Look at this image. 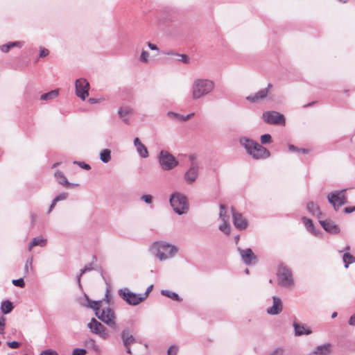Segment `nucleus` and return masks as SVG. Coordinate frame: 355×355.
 Wrapping results in <instances>:
<instances>
[{
    "mask_svg": "<svg viewBox=\"0 0 355 355\" xmlns=\"http://www.w3.org/2000/svg\"><path fill=\"white\" fill-rule=\"evenodd\" d=\"M239 143L254 159H266L270 155L267 148L250 138L242 137L239 139Z\"/></svg>",
    "mask_w": 355,
    "mask_h": 355,
    "instance_id": "1",
    "label": "nucleus"
},
{
    "mask_svg": "<svg viewBox=\"0 0 355 355\" xmlns=\"http://www.w3.org/2000/svg\"><path fill=\"white\" fill-rule=\"evenodd\" d=\"M215 88V83L207 78H196L191 85L192 98L198 100L211 93Z\"/></svg>",
    "mask_w": 355,
    "mask_h": 355,
    "instance_id": "2",
    "label": "nucleus"
},
{
    "mask_svg": "<svg viewBox=\"0 0 355 355\" xmlns=\"http://www.w3.org/2000/svg\"><path fill=\"white\" fill-rule=\"evenodd\" d=\"M151 250L159 261L171 259L178 252V248L166 241H155L151 246Z\"/></svg>",
    "mask_w": 355,
    "mask_h": 355,
    "instance_id": "3",
    "label": "nucleus"
},
{
    "mask_svg": "<svg viewBox=\"0 0 355 355\" xmlns=\"http://www.w3.org/2000/svg\"><path fill=\"white\" fill-rule=\"evenodd\" d=\"M170 204L174 211L178 215L187 214L189 209V201L186 196L175 192L170 196Z\"/></svg>",
    "mask_w": 355,
    "mask_h": 355,
    "instance_id": "4",
    "label": "nucleus"
},
{
    "mask_svg": "<svg viewBox=\"0 0 355 355\" xmlns=\"http://www.w3.org/2000/svg\"><path fill=\"white\" fill-rule=\"evenodd\" d=\"M278 284L283 287H292L295 282L292 270L287 266L279 264L277 272Z\"/></svg>",
    "mask_w": 355,
    "mask_h": 355,
    "instance_id": "5",
    "label": "nucleus"
},
{
    "mask_svg": "<svg viewBox=\"0 0 355 355\" xmlns=\"http://www.w3.org/2000/svg\"><path fill=\"white\" fill-rule=\"evenodd\" d=\"M157 158L160 167L164 171H171L179 164L176 158L167 150H161Z\"/></svg>",
    "mask_w": 355,
    "mask_h": 355,
    "instance_id": "6",
    "label": "nucleus"
},
{
    "mask_svg": "<svg viewBox=\"0 0 355 355\" xmlns=\"http://www.w3.org/2000/svg\"><path fill=\"white\" fill-rule=\"evenodd\" d=\"M346 189L334 191L327 196L329 202L337 211L341 206L347 203Z\"/></svg>",
    "mask_w": 355,
    "mask_h": 355,
    "instance_id": "7",
    "label": "nucleus"
},
{
    "mask_svg": "<svg viewBox=\"0 0 355 355\" xmlns=\"http://www.w3.org/2000/svg\"><path fill=\"white\" fill-rule=\"evenodd\" d=\"M118 295L127 304L132 306H137L144 301L141 294L131 292L128 288H120Z\"/></svg>",
    "mask_w": 355,
    "mask_h": 355,
    "instance_id": "8",
    "label": "nucleus"
},
{
    "mask_svg": "<svg viewBox=\"0 0 355 355\" xmlns=\"http://www.w3.org/2000/svg\"><path fill=\"white\" fill-rule=\"evenodd\" d=\"M96 316L109 327L116 329V316L114 311L110 307L99 310L95 313Z\"/></svg>",
    "mask_w": 355,
    "mask_h": 355,
    "instance_id": "9",
    "label": "nucleus"
},
{
    "mask_svg": "<svg viewBox=\"0 0 355 355\" xmlns=\"http://www.w3.org/2000/svg\"><path fill=\"white\" fill-rule=\"evenodd\" d=\"M262 119L268 124L285 125L286 119L284 114L276 111H266L262 114Z\"/></svg>",
    "mask_w": 355,
    "mask_h": 355,
    "instance_id": "10",
    "label": "nucleus"
},
{
    "mask_svg": "<svg viewBox=\"0 0 355 355\" xmlns=\"http://www.w3.org/2000/svg\"><path fill=\"white\" fill-rule=\"evenodd\" d=\"M76 94L81 100H85L89 95V84L85 78H79L75 83Z\"/></svg>",
    "mask_w": 355,
    "mask_h": 355,
    "instance_id": "11",
    "label": "nucleus"
},
{
    "mask_svg": "<svg viewBox=\"0 0 355 355\" xmlns=\"http://www.w3.org/2000/svg\"><path fill=\"white\" fill-rule=\"evenodd\" d=\"M88 328L91 330L93 334L98 335L101 338L106 339L108 337V332L100 322L96 320L95 318H92L90 322L87 324Z\"/></svg>",
    "mask_w": 355,
    "mask_h": 355,
    "instance_id": "12",
    "label": "nucleus"
},
{
    "mask_svg": "<svg viewBox=\"0 0 355 355\" xmlns=\"http://www.w3.org/2000/svg\"><path fill=\"white\" fill-rule=\"evenodd\" d=\"M199 176V164L192 162L189 169L184 174V179L188 184H193Z\"/></svg>",
    "mask_w": 355,
    "mask_h": 355,
    "instance_id": "13",
    "label": "nucleus"
},
{
    "mask_svg": "<svg viewBox=\"0 0 355 355\" xmlns=\"http://www.w3.org/2000/svg\"><path fill=\"white\" fill-rule=\"evenodd\" d=\"M238 251L245 264L252 265L255 263L257 257L250 248L241 249V248H238Z\"/></svg>",
    "mask_w": 355,
    "mask_h": 355,
    "instance_id": "14",
    "label": "nucleus"
},
{
    "mask_svg": "<svg viewBox=\"0 0 355 355\" xmlns=\"http://www.w3.org/2000/svg\"><path fill=\"white\" fill-rule=\"evenodd\" d=\"M270 87H272V84L269 83L266 88L262 89L254 94L248 96L246 97V100L250 101V103H255L259 102V101L265 99L268 96V90Z\"/></svg>",
    "mask_w": 355,
    "mask_h": 355,
    "instance_id": "15",
    "label": "nucleus"
},
{
    "mask_svg": "<svg viewBox=\"0 0 355 355\" xmlns=\"http://www.w3.org/2000/svg\"><path fill=\"white\" fill-rule=\"evenodd\" d=\"M135 113L134 109L129 105L121 106L118 110V114L122 119L123 122L127 125L130 123V116H132Z\"/></svg>",
    "mask_w": 355,
    "mask_h": 355,
    "instance_id": "16",
    "label": "nucleus"
},
{
    "mask_svg": "<svg viewBox=\"0 0 355 355\" xmlns=\"http://www.w3.org/2000/svg\"><path fill=\"white\" fill-rule=\"evenodd\" d=\"M320 224L322 228L329 234H337L340 232V227L334 221L329 219L320 220Z\"/></svg>",
    "mask_w": 355,
    "mask_h": 355,
    "instance_id": "17",
    "label": "nucleus"
},
{
    "mask_svg": "<svg viewBox=\"0 0 355 355\" xmlns=\"http://www.w3.org/2000/svg\"><path fill=\"white\" fill-rule=\"evenodd\" d=\"M283 310L282 300L279 297H272V306L268 308L266 312L270 315H277Z\"/></svg>",
    "mask_w": 355,
    "mask_h": 355,
    "instance_id": "18",
    "label": "nucleus"
},
{
    "mask_svg": "<svg viewBox=\"0 0 355 355\" xmlns=\"http://www.w3.org/2000/svg\"><path fill=\"white\" fill-rule=\"evenodd\" d=\"M232 216L234 225L237 229L242 230L247 228L248 221L241 214L235 212L234 210L232 209Z\"/></svg>",
    "mask_w": 355,
    "mask_h": 355,
    "instance_id": "19",
    "label": "nucleus"
},
{
    "mask_svg": "<svg viewBox=\"0 0 355 355\" xmlns=\"http://www.w3.org/2000/svg\"><path fill=\"white\" fill-rule=\"evenodd\" d=\"M134 145L136 147L138 154L142 158H146L149 156L147 148L141 142L138 137L134 139Z\"/></svg>",
    "mask_w": 355,
    "mask_h": 355,
    "instance_id": "20",
    "label": "nucleus"
},
{
    "mask_svg": "<svg viewBox=\"0 0 355 355\" xmlns=\"http://www.w3.org/2000/svg\"><path fill=\"white\" fill-rule=\"evenodd\" d=\"M307 211L313 216L320 218L322 216V212L320 207L313 201H310L306 204Z\"/></svg>",
    "mask_w": 355,
    "mask_h": 355,
    "instance_id": "21",
    "label": "nucleus"
},
{
    "mask_svg": "<svg viewBox=\"0 0 355 355\" xmlns=\"http://www.w3.org/2000/svg\"><path fill=\"white\" fill-rule=\"evenodd\" d=\"M121 336L124 347H128V345L130 346L132 343H135L136 341L134 336L130 334V331L128 329H124L121 332Z\"/></svg>",
    "mask_w": 355,
    "mask_h": 355,
    "instance_id": "22",
    "label": "nucleus"
},
{
    "mask_svg": "<svg viewBox=\"0 0 355 355\" xmlns=\"http://www.w3.org/2000/svg\"><path fill=\"white\" fill-rule=\"evenodd\" d=\"M293 327L295 330V335L296 336H300L302 335H309L312 332V331L310 329L306 328L304 325L300 324L296 322H293Z\"/></svg>",
    "mask_w": 355,
    "mask_h": 355,
    "instance_id": "23",
    "label": "nucleus"
},
{
    "mask_svg": "<svg viewBox=\"0 0 355 355\" xmlns=\"http://www.w3.org/2000/svg\"><path fill=\"white\" fill-rule=\"evenodd\" d=\"M306 230L315 236H318L320 234V231L316 230L311 219L304 216L302 218Z\"/></svg>",
    "mask_w": 355,
    "mask_h": 355,
    "instance_id": "24",
    "label": "nucleus"
},
{
    "mask_svg": "<svg viewBox=\"0 0 355 355\" xmlns=\"http://www.w3.org/2000/svg\"><path fill=\"white\" fill-rule=\"evenodd\" d=\"M96 257H93V261L87 265H86L83 269L80 270V274L77 275L76 280L78 282V284L79 286H81L80 284V278L83 274H85L87 272L91 271L92 270H94L95 268L94 266V263L96 261Z\"/></svg>",
    "mask_w": 355,
    "mask_h": 355,
    "instance_id": "25",
    "label": "nucleus"
},
{
    "mask_svg": "<svg viewBox=\"0 0 355 355\" xmlns=\"http://www.w3.org/2000/svg\"><path fill=\"white\" fill-rule=\"evenodd\" d=\"M54 176L56 178L58 182L61 185H63L66 187L74 185L73 184L69 182L64 175L60 171H56L54 173Z\"/></svg>",
    "mask_w": 355,
    "mask_h": 355,
    "instance_id": "26",
    "label": "nucleus"
},
{
    "mask_svg": "<svg viewBox=\"0 0 355 355\" xmlns=\"http://www.w3.org/2000/svg\"><path fill=\"white\" fill-rule=\"evenodd\" d=\"M47 243V240L42 236L35 237L28 245V250L31 251L35 246L44 247Z\"/></svg>",
    "mask_w": 355,
    "mask_h": 355,
    "instance_id": "27",
    "label": "nucleus"
},
{
    "mask_svg": "<svg viewBox=\"0 0 355 355\" xmlns=\"http://www.w3.org/2000/svg\"><path fill=\"white\" fill-rule=\"evenodd\" d=\"M161 294L164 296H166L173 301L181 302L182 299L178 295V294L175 292L169 291V290H162Z\"/></svg>",
    "mask_w": 355,
    "mask_h": 355,
    "instance_id": "28",
    "label": "nucleus"
},
{
    "mask_svg": "<svg viewBox=\"0 0 355 355\" xmlns=\"http://www.w3.org/2000/svg\"><path fill=\"white\" fill-rule=\"evenodd\" d=\"M59 95L58 89H53L50 91L49 92L43 94L40 96V99L42 101H51L55 98H57Z\"/></svg>",
    "mask_w": 355,
    "mask_h": 355,
    "instance_id": "29",
    "label": "nucleus"
},
{
    "mask_svg": "<svg viewBox=\"0 0 355 355\" xmlns=\"http://www.w3.org/2000/svg\"><path fill=\"white\" fill-rule=\"evenodd\" d=\"M13 309H14V306L11 302H10L8 300H6V301H3L1 302V311L3 314L10 313L12 311Z\"/></svg>",
    "mask_w": 355,
    "mask_h": 355,
    "instance_id": "30",
    "label": "nucleus"
},
{
    "mask_svg": "<svg viewBox=\"0 0 355 355\" xmlns=\"http://www.w3.org/2000/svg\"><path fill=\"white\" fill-rule=\"evenodd\" d=\"M100 159L102 162L107 164L111 159V150L110 149H103L100 153Z\"/></svg>",
    "mask_w": 355,
    "mask_h": 355,
    "instance_id": "31",
    "label": "nucleus"
},
{
    "mask_svg": "<svg viewBox=\"0 0 355 355\" xmlns=\"http://www.w3.org/2000/svg\"><path fill=\"white\" fill-rule=\"evenodd\" d=\"M86 299L88 302L87 307L92 309L96 313L101 308L102 302L91 300L87 295Z\"/></svg>",
    "mask_w": 355,
    "mask_h": 355,
    "instance_id": "32",
    "label": "nucleus"
},
{
    "mask_svg": "<svg viewBox=\"0 0 355 355\" xmlns=\"http://www.w3.org/2000/svg\"><path fill=\"white\" fill-rule=\"evenodd\" d=\"M343 261L345 263V268H347L350 263L355 262V257L348 252H345L343 256Z\"/></svg>",
    "mask_w": 355,
    "mask_h": 355,
    "instance_id": "33",
    "label": "nucleus"
},
{
    "mask_svg": "<svg viewBox=\"0 0 355 355\" xmlns=\"http://www.w3.org/2000/svg\"><path fill=\"white\" fill-rule=\"evenodd\" d=\"M33 256L30 257L27 259L24 266V272L26 274H28L29 268L33 270Z\"/></svg>",
    "mask_w": 355,
    "mask_h": 355,
    "instance_id": "34",
    "label": "nucleus"
},
{
    "mask_svg": "<svg viewBox=\"0 0 355 355\" xmlns=\"http://www.w3.org/2000/svg\"><path fill=\"white\" fill-rule=\"evenodd\" d=\"M219 218L222 220H227V218L226 208L225 206L223 204L220 205Z\"/></svg>",
    "mask_w": 355,
    "mask_h": 355,
    "instance_id": "35",
    "label": "nucleus"
},
{
    "mask_svg": "<svg viewBox=\"0 0 355 355\" xmlns=\"http://www.w3.org/2000/svg\"><path fill=\"white\" fill-rule=\"evenodd\" d=\"M261 144H270L272 141V137L270 134L262 135L260 137Z\"/></svg>",
    "mask_w": 355,
    "mask_h": 355,
    "instance_id": "36",
    "label": "nucleus"
},
{
    "mask_svg": "<svg viewBox=\"0 0 355 355\" xmlns=\"http://www.w3.org/2000/svg\"><path fill=\"white\" fill-rule=\"evenodd\" d=\"M49 55V51L44 47H40V52L38 55V59L45 58Z\"/></svg>",
    "mask_w": 355,
    "mask_h": 355,
    "instance_id": "37",
    "label": "nucleus"
},
{
    "mask_svg": "<svg viewBox=\"0 0 355 355\" xmlns=\"http://www.w3.org/2000/svg\"><path fill=\"white\" fill-rule=\"evenodd\" d=\"M67 197H68V193L62 192V193L58 194V196H56L53 200L55 202H58L59 201L66 200L67 198Z\"/></svg>",
    "mask_w": 355,
    "mask_h": 355,
    "instance_id": "38",
    "label": "nucleus"
},
{
    "mask_svg": "<svg viewBox=\"0 0 355 355\" xmlns=\"http://www.w3.org/2000/svg\"><path fill=\"white\" fill-rule=\"evenodd\" d=\"M223 223L219 226V230L225 233V234H230V227L227 225V220H223Z\"/></svg>",
    "mask_w": 355,
    "mask_h": 355,
    "instance_id": "39",
    "label": "nucleus"
},
{
    "mask_svg": "<svg viewBox=\"0 0 355 355\" xmlns=\"http://www.w3.org/2000/svg\"><path fill=\"white\" fill-rule=\"evenodd\" d=\"M167 116L175 121H180L181 114L174 112H168Z\"/></svg>",
    "mask_w": 355,
    "mask_h": 355,
    "instance_id": "40",
    "label": "nucleus"
},
{
    "mask_svg": "<svg viewBox=\"0 0 355 355\" xmlns=\"http://www.w3.org/2000/svg\"><path fill=\"white\" fill-rule=\"evenodd\" d=\"M8 44H9V46L10 49L13 48V47L21 48L24 44V42H23V41L11 42H8Z\"/></svg>",
    "mask_w": 355,
    "mask_h": 355,
    "instance_id": "41",
    "label": "nucleus"
},
{
    "mask_svg": "<svg viewBox=\"0 0 355 355\" xmlns=\"http://www.w3.org/2000/svg\"><path fill=\"white\" fill-rule=\"evenodd\" d=\"M149 55L150 54L147 51L143 50L140 55V60L144 62H147L148 61Z\"/></svg>",
    "mask_w": 355,
    "mask_h": 355,
    "instance_id": "42",
    "label": "nucleus"
},
{
    "mask_svg": "<svg viewBox=\"0 0 355 355\" xmlns=\"http://www.w3.org/2000/svg\"><path fill=\"white\" fill-rule=\"evenodd\" d=\"M178 352V347L176 345H172L168 348L167 351V355H177Z\"/></svg>",
    "mask_w": 355,
    "mask_h": 355,
    "instance_id": "43",
    "label": "nucleus"
},
{
    "mask_svg": "<svg viewBox=\"0 0 355 355\" xmlns=\"http://www.w3.org/2000/svg\"><path fill=\"white\" fill-rule=\"evenodd\" d=\"M176 56L180 58H178V60L184 63V64H187L189 62V57L185 55V54H176Z\"/></svg>",
    "mask_w": 355,
    "mask_h": 355,
    "instance_id": "44",
    "label": "nucleus"
},
{
    "mask_svg": "<svg viewBox=\"0 0 355 355\" xmlns=\"http://www.w3.org/2000/svg\"><path fill=\"white\" fill-rule=\"evenodd\" d=\"M12 284L19 286L20 288H23L25 286L24 281L22 278H19L17 279H13L12 282Z\"/></svg>",
    "mask_w": 355,
    "mask_h": 355,
    "instance_id": "45",
    "label": "nucleus"
},
{
    "mask_svg": "<svg viewBox=\"0 0 355 355\" xmlns=\"http://www.w3.org/2000/svg\"><path fill=\"white\" fill-rule=\"evenodd\" d=\"M86 354V349L82 348H76L72 352V355H85Z\"/></svg>",
    "mask_w": 355,
    "mask_h": 355,
    "instance_id": "46",
    "label": "nucleus"
},
{
    "mask_svg": "<svg viewBox=\"0 0 355 355\" xmlns=\"http://www.w3.org/2000/svg\"><path fill=\"white\" fill-rule=\"evenodd\" d=\"M141 200L144 201L146 204H150L153 202V196L149 194L143 195Z\"/></svg>",
    "mask_w": 355,
    "mask_h": 355,
    "instance_id": "47",
    "label": "nucleus"
},
{
    "mask_svg": "<svg viewBox=\"0 0 355 355\" xmlns=\"http://www.w3.org/2000/svg\"><path fill=\"white\" fill-rule=\"evenodd\" d=\"M40 355H59L55 350L49 349L43 350Z\"/></svg>",
    "mask_w": 355,
    "mask_h": 355,
    "instance_id": "48",
    "label": "nucleus"
},
{
    "mask_svg": "<svg viewBox=\"0 0 355 355\" xmlns=\"http://www.w3.org/2000/svg\"><path fill=\"white\" fill-rule=\"evenodd\" d=\"M6 325V319L4 317L1 316L0 318V334H3L5 333L4 328Z\"/></svg>",
    "mask_w": 355,
    "mask_h": 355,
    "instance_id": "49",
    "label": "nucleus"
},
{
    "mask_svg": "<svg viewBox=\"0 0 355 355\" xmlns=\"http://www.w3.org/2000/svg\"><path fill=\"white\" fill-rule=\"evenodd\" d=\"M74 164H78L80 167H81L82 168H83L85 170L88 171V170L91 169V166L88 164H86L85 162H74Z\"/></svg>",
    "mask_w": 355,
    "mask_h": 355,
    "instance_id": "50",
    "label": "nucleus"
},
{
    "mask_svg": "<svg viewBox=\"0 0 355 355\" xmlns=\"http://www.w3.org/2000/svg\"><path fill=\"white\" fill-rule=\"evenodd\" d=\"M268 355H284V350L281 348H277Z\"/></svg>",
    "mask_w": 355,
    "mask_h": 355,
    "instance_id": "51",
    "label": "nucleus"
},
{
    "mask_svg": "<svg viewBox=\"0 0 355 355\" xmlns=\"http://www.w3.org/2000/svg\"><path fill=\"white\" fill-rule=\"evenodd\" d=\"M7 345L12 349H17L19 347L20 343L17 341H12L7 343Z\"/></svg>",
    "mask_w": 355,
    "mask_h": 355,
    "instance_id": "52",
    "label": "nucleus"
},
{
    "mask_svg": "<svg viewBox=\"0 0 355 355\" xmlns=\"http://www.w3.org/2000/svg\"><path fill=\"white\" fill-rule=\"evenodd\" d=\"M153 288V285H150L146 290L145 293L141 294L142 297H144V300L148 296L149 293L152 291Z\"/></svg>",
    "mask_w": 355,
    "mask_h": 355,
    "instance_id": "53",
    "label": "nucleus"
},
{
    "mask_svg": "<svg viewBox=\"0 0 355 355\" xmlns=\"http://www.w3.org/2000/svg\"><path fill=\"white\" fill-rule=\"evenodd\" d=\"M288 150L291 152L300 153V148H297L295 146H294L293 144H288Z\"/></svg>",
    "mask_w": 355,
    "mask_h": 355,
    "instance_id": "54",
    "label": "nucleus"
},
{
    "mask_svg": "<svg viewBox=\"0 0 355 355\" xmlns=\"http://www.w3.org/2000/svg\"><path fill=\"white\" fill-rule=\"evenodd\" d=\"M10 49L8 43L0 46V50L3 53H8Z\"/></svg>",
    "mask_w": 355,
    "mask_h": 355,
    "instance_id": "55",
    "label": "nucleus"
},
{
    "mask_svg": "<svg viewBox=\"0 0 355 355\" xmlns=\"http://www.w3.org/2000/svg\"><path fill=\"white\" fill-rule=\"evenodd\" d=\"M194 116V113L192 112V113H190L186 116H184V115H181V117H180V121H188L189 119H190L191 117H193Z\"/></svg>",
    "mask_w": 355,
    "mask_h": 355,
    "instance_id": "56",
    "label": "nucleus"
},
{
    "mask_svg": "<svg viewBox=\"0 0 355 355\" xmlns=\"http://www.w3.org/2000/svg\"><path fill=\"white\" fill-rule=\"evenodd\" d=\"M348 323L350 326H355V313L350 316Z\"/></svg>",
    "mask_w": 355,
    "mask_h": 355,
    "instance_id": "57",
    "label": "nucleus"
},
{
    "mask_svg": "<svg viewBox=\"0 0 355 355\" xmlns=\"http://www.w3.org/2000/svg\"><path fill=\"white\" fill-rule=\"evenodd\" d=\"M355 211V207H347L344 209V211L346 214H350Z\"/></svg>",
    "mask_w": 355,
    "mask_h": 355,
    "instance_id": "58",
    "label": "nucleus"
},
{
    "mask_svg": "<svg viewBox=\"0 0 355 355\" xmlns=\"http://www.w3.org/2000/svg\"><path fill=\"white\" fill-rule=\"evenodd\" d=\"M148 46L151 50H153V51L158 50V47L157 46V45H155L153 43L148 42Z\"/></svg>",
    "mask_w": 355,
    "mask_h": 355,
    "instance_id": "59",
    "label": "nucleus"
},
{
    "mask_svg": "<svg viewBox=\"0 0 355 355\" xmlns=\"http://www.w3.org/2000/svg\"><path fill=\"white\" fill-rule=\"evenodd\" d=\"M88 101L92 103V104H94V103H98L100 102V99L98 98H89Z\"/></svg>",
    "mask_w": 355,
    "mask_h": 355,
    "instance_id": "60",
    "label": "nucleus"
},
{
    "mask_svg": "<svg viewBox=\"0 0 355 355\" xmlns=\"http://www.w3.org/2000/svg\"><path fill=\"white\" fill-rule=\"evenodd\" d=\"M56 202L54 201V200H52V202L49 207V209L48 210V213L49 214L52 210L55 207V205H56Z\"/></svg>",
    "mask_w": 355,
    "mask_h": 355,
    "instance_id": "61",
    "label": "nucleus"
},
{
    "mask_svg": "<svg viewBox=\"0 0 355 355\" xmlns=\"http://www.w3.org/2000/svg\"><path fill=\"white\" fill-rule=\"evenodd\" d=\"M110 300H111V296H110V295H109V294H108V291H107V293H106V294H105V299H104V300H105V301L107 302V303L108 304H110Z\"/></svg>",
    "mask_w": 355,
    "mask_h": 355,
    "instance_id": "62",
    "label": "nucleus"
},
{
    "mask_svg": "<svg viewBox=\"0 0 355 355\" xmlns=\"http://www.w3.org/2000/svg\"><path fill=\"white\" fill-rule=\"evenodd\" d=\"M164 53L165 55H174V56H176V54H178V53H175V52H174V51H165V52H164Z\"/></svg>",
    "mask_w": 355,
    "mask_h": 355,
    "instance_id": "63",
    "label": "nucleus"
},
{
    "mask_svg": "<svg viewBox=\"0 0 355 355\" xmlns=\"http://www.w3.org/2000/svg\"><path fill=\"white\" fill-rule=\"evenodd\" d=\"M309 150L307 148H300V153H302L304 154H307V153H309Z\"/></svg>",
    "mask_w": 355,
    "mask_h": 355,
    "instance_id": "64",
    "label": "nucleus"
}]
</instances>
